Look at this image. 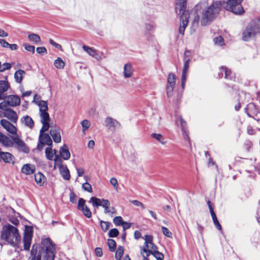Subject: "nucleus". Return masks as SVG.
I'll use <instances>...</instances> for the list:
<instances>
[{
    "label": "nucleus",
    "instance_id": "nucleus-1",
    "mask_svg": "<svg viewBox=\"0 0 260 260\" xmlns=\"http://www.w3.org/2000/svg\"><path fill=\"white\" fill-rule=\"evenodd\" d=\"M54 244L49 238L42 240L39 248V253H37V246H32L31 250V256L28 260H53L54 258Z\"/></svg>",
    "mask_w": 260,
    "mask_h": 260
},
{
    "label": "nucleus",
    "instance_id": "nucleus-2",
    "mask_svg": "<svg viewBox=\"0 0 260 260\" xmlns=\"http://www.w3.org/2000/svg\"><path fill=\"white\" fill-rule=\"evenodd\" d=\"M40 120L43 125L40 131L39 142L37 145V149L41 151L46 145L49 147L52 144V141L50 136L44 133L48 130L50 126L52 124V121L49 118V115H40Z\"/></svg>",
    "mask_w": 260,
    "mask_h": 260
},
{
    "label": "nucleus",
    "instance_id": "nucleus-3",
    "mask_svg": "<svg viewBox=\"0 0 260 260\" xmlns=\"http://www.w3.org/2000/svg\"><path fill=\"white\" fill-rule=\"evenodd\" d=\"M1 239L13 246L18 245L21 241V236L18 230L11 224L3 226L1 232Z\"/></svg>",
    "mask_w": 260,
    "mask_h": 260
},
{
    "label": "nucleus",
    "instance_id": "nucleus-4",
    "mask_svg": "<svg viewBox=\"0 0 260 260\" xmlns=\"http://www.w3.org/2000/svg\"><path fill=\"white\" fill-rule=\"evenodd\" d=\"M186 0H177L175 5V11L177 13L181 14L180 19L181 22L179 28V32L184 35L185 28L188 23L189 13L186 11Z\"/></svg>",
    "mask_w": 260,
    "mask_h": 260
},
{
    "label": "nucleus",
    "instance_id": "nucleus-5",
    "mask_svg": "<svg viewBox=\"0 0 260 260\" xmlns=\"http://www.w3.org/2000/svg\"><path fill=\"white\" fill-rule=\"evenodd\" d=\"M222 7L220 2L213 3L204 13L201 23L202 26H206L216 17L219 13Z\"/></svg>",
    "mask_w": 260,
    "mask_h": 260
},
{
    "label": "nucleus",
    "instance_id": "nucleus-6",
    "mask_svg": "<svg viewBox=\"0 0 260 260\" xmlns=\"http://www.w3.org/2000/svg\"><path fill=\"white\" fill-rule=\"evenodd\" d=\"M260 33V18H255L250 21L246 25L242 33V40L249 41Z\"/></svg>",
    "mask_w": 260,
    "mask_h": 260
},
{
    "label": "nucleus",
    "instance_id": "nucleus-7",
    "mask_svg": "<svg viewBox=\"0 0 260 260\" xmlns=\"http://www.w3.org/2000/svg\"><path fill=\"white\" fill-rule=\"evenodd\" d=\"M89 202L91 203L93 206H102L104 209L105 214L113 215L116 213L115 208L110 206V203L108 200L91 197Z\"/></svg>",
    "mask_w": 260,
    "mask_h": 260
},
{
    "label": "nucleus",
    "instance_id": "nucleus-8",
    "mask_svg": "<svg viewBox=\"0 0 260 260\" xmlns=\"http://www.w3.org/2000/svg\"><path fill=\"white\" fill-rule=\"evenodd\" d=\"M145 240L144 246L140 247L141 254L143 256H148L153 251L157 249L153 243V237L151 235H146L143 237Z\"/></svg>",
    "mask_w": 260,
    "mask_h": 260
},
{
    "label": "nucleus",
    "instance_id": "nucleus-9",
    "mask_svg": "<svg viewBox=\"0 0 260 260\" xmlns=\"http://www.w3.org/2000/svg\"><path fill=\"white\" fill-rule=\"evenodd\" d=\"M243 0H228L223 4L224 8L233 13L242 15L244 13V10L241 3Z\"/></svg>",
    "mask_w": 260,
    "mask_h": 260
},
{
    "label": "nucleus",
    "instance_id": "nucleus-10",
    "mask_svg": "<svg viewBox=\"0 0 260 260\" xmlns=\"http://www.w3.org/2000/svg\"><path fill=\"white\" fill-rule=\"evenodd\" d=\"M175 123L176 125L181 128L182 136L184 140L187 142V145L191 147L190 139L186 121L183 119L182 116H179L176 118Z\"/></svg>",
    "mask_w": 260,
    "mask_h": 260
},
{
    "label": "nucleus",
    "instance_id": "nucleus-11",
    "mask_svg": "<svg viewBox=\"0 0 260 260\" xmlns=\"http://www.w3.org/2000/svg\"><path fill=\"white\" fill-rule=\"evenodd\" d=\"M176 80V75L173 73H169L167 78V85L166 86V91L168 97L172 95L175 86Z\"/></svg>",
    "mask_w": 260,
    "mask_h": 260
},
{
    "label": "nucleus",
    "instance_id": "nucleus-12",
    "mask_svg": "<svg viewBox=\"0 0 260 260\" xmlns=\"http://www.w3.org/2000/svg\"><path fill=\"white\" fill-rule=\"evenodd\" d=\"M219 70L220 72V73H219L220 78H221L222 77V74L224 73V78L225 79L230 80H235V74H234L232 72V70L228 68L225 66H221L220 67H219Z\"/></svg>",
    "mask_w": 260,
    "mask_h": 260
},
{
    "label": "nucleus",
    "instance_id": "nucleus-13",
    "mask_svg": "<svg viewBox=\"0 0 260 260\" xmlns=\"http://www.w3.org/2000/svg\"><path fill=\"white\" fill-rule=\"evenodd\" d=\"M12 141H13V145L15 144L17 149L20 151L28 153L29 149L26 146L25 143L20 139L17 135L15 137L12 138Z\"/></svg>",
    "mask_w": 260,
    "mask_h": 260
},
{
    "label": "nucleus",
    "instance_id": "nucleus-14",
    "mask_svg": "<svg viewBox=\"0 0 260 260\" xmlns=\"http://www.w3.org/2000/svg\"><path fill=\"white\" fill-rule=\"evenodd\" d=\"M78 209L79 210L82 211L83 214L87 218H89L91 217V212L90 211L89 208L86 205L85 201L82 198H80L79 199L78 203Z\"/></svg>",
    "mask_w": 260,
    "mask_h": 260
},
{
    "label": "nucleus",
    "instance_id": "nucleus-15",
    "mask_svg": "<svg viewBox=\"0 0 260 260\" xmlns=\"http://www.w3.org/2000/svg\"><path fill=\"white\" fill-rule=\"evenodd\" d=\"M53 123L52 122V124L50 126L51 127L50 134L54 142L59 143L61 142V140L60 129L55 126H53Z\"/></svg>",
    "mask_w": 260,
    "mask_h": 260
},
{
    "label": "nucleus",
    "instance_id": "nucleus-16",
    "mask_svg": "<svg viewBox=\"0 0 260 260\" xmlns=\"http://www.w3.org/2000/svg\"><path fill=\"white\" fill-rule=\"evenodd\" d=\"M32 238V232L29 230H26L24 233L23 244L24 249L26 250L29 249Z\"/></svg>",
    "mask_w": 260,
    "mask_h": 260
},
{
    "label": "nucleus",
    "instance_id": "nucleus-17",
    "mask_svg": "<svg viewBox=\"0 0 260 260\" xmlns=\"http://www.w3.org/2000/svg\"><path fill=\"white\" fill-rule=\"evenodd\" d=\"M4 100H6L7 104L11 107L18 106L20 103V98L17 95H6Z\"/></svg>",
    "mask_w": 260,
    "mask_h": 260
},
{
    "label": "nucleus",
    "instance_id": "nucleus-18",
    "mask_svg": "<svg viewBox=\"0 0 260 260\" xmlns=\"http://www.w3.org/2000/svg\"><path fill=\"white\" fill-rule=\"evenodd\" d=\"M2 126L8 132L12 134H15L17 132L16 127L12 123L6 119H2L1 121Z\"/></svg>",
    "mask_w": 260,
    "mask_h": 260
},
{
    "label": "nucleus",
    "instance_id": "nucleus-19",
    "mask_svg": "<svg viewBox=\"0 0 260 260\" xmlns=\"http://www.w3.org/2000/svg\"><path fill=\"white\" fill-rule=\"evenodd\" d=\"M105 126L109 129L114 131L120 126V123L116 120L110 117H107L105 120Z\"/></svg>",
    "mask_w": 260,
    "mask_h": 260
},
{
    "label": "nucleus",
    "instance_id": "nucleus-20",
    "mask_svg": "<svg viewBox=\"0 0 260 260\" xmlns=\"http://www.w3.org/2000/svg\"><path fill=\"white\" fill-rule=\"evenodd\" d=\"M10 87L9 83L7 80H0V100L5 99L6 94L5 93Z\"/></svg>",
    "mask_w": 260,
    "mask_h": 260
},
{
    "label": "nucleus",
    "instance_id": "nucleus-21",
    "mask_svg": "<svg viewBox=\"0 0 260 260\" xmlns=\"http://www.w3.org/2000/svg\"><path fill=\"white\" fill-rule=\"evenodd\" d=\"M0 143L5 147H11L13 146V141L11 139L1 132H0Z\"/></svg>",
    "mask_w": 260,
    "mask_h": 260
},
{
    "label": "nucleus",
    "instance_id": "nucleus-22",
    "mask_svg": "<svg viewBox=\"0 0 260 260\" xmlns=\"http://www.w3.org/2000/svg\"><path fill=\"white\" fill-rule=\"evenodd\" d=\"M36 170L35 165L26 164L23 166L21 168V172L25 175H29L32 174Z\"/></svg>",
    "mask_w": 260,
    "mask_h": 260
},
{
    "label": "nucleus",
    "instance_id": "nucleus-23",
    "mask_svg": "<svg viewBox=\"0 0 260 260\" xmlns=\"http://www.w3.org/2000/svg\"><path fill=\"white\" fill-rule=\"evenodd\" d=\"M59 154L61 157L64 160H68L70 158V152L69 150L68 147L66 145H64L60 147Z\"/></svg>",
    "mask_w": 260,
    "mask_h": 260
},
{
    "label": "nucleus",
    "instance_id": "nucleus-24",
    "mask_svg": "<svg viewBox=\"0 0 260 260\" xmlns=\"http://www.w3.org/2000/svg\"><path fill=\"white\" fill-rule=\"evenodd\" d=\"M56 150L53 149L51 147H48L45 149V156L47 159L52 160L55 157Z\"/></svg>",
    "mask_w": 260,
    "mask_h": 260
},
{
    "label": "nucleus",
    "instance_id": "nucleus-25",
    "mask_svg": "<svg viewBox=\"0 0 260 260\" xmlns=\"http://www.w3.org/2000/svg\"><path fill=\"white\" fill-rule=\"evenodd\" d=\"M35 179L36 183L41 186L46 182V178L42 173L38 172L35 174Z\"/></svg>",
    "mask_w": 260,
    "mask_h": 260
},
{
    "label": "nucleus",
    "instance_id": "nucleus-26",
    "mask_svg": "<svg viewBox=\"0 0 260 260\" xmlns=\"http://www.w3.org/2000/svg\"><path fill=\"white\" fill-rule=\"evenodd\" d=\"M60 173L64 180H69L70 179V174L67 166L61 167L59 169Z\"/></svg>",
    "mask_w": 260,
    "mask_h": 260
},
{
    "label": "nucleus",
    "instance_id": "nucleus-27",
    "mask_svg": "<svg viewBox=\"0 0 260 260\" xmlns=\"http://www.w3.org/2000/svg\"><path fill=\"white\" fill-rule=\"evenodd\" d=\"M25 74L24 70H19L14 74V78L16 82L21 83L23 79V76Z\"/></svg>",
    "mask_w": 260,
    "mask_h": 260
},
{
    "label": "nucleus",
    "instance_id": "nucleus-28",
    "mask_svg": "<svg viewBox=\"0 0 260 260\" xmlns=\"http://www.w3.org/2000/svg\"><path fill=\"white\" fill-rule=\"evenodd\" d=\"M28 39L29 41L34 42L35 44H39L41 42L40 36L34 33L29 34L28 35Z\"/></svg>",
    "mask_w": 260,
    "mask_h": 260
},
{
    "label": "nucleus",
    "instance_id": "nucleus-29",
    "mask_svg": "<svg viewBox=\"0 0 260 260\" xmlns=\"http://www.w3.org/2000/svg\"><path fill=\"white\" fill-rule=\"evenodd\" d=\"M82 48L83 49L88 53L90 56L95 58H98L99 55L95 49L85 45L83 46Z\"/></svg>",
    "mask_w": 260,
    "mask_h": 260
},
{
    "label": "nucleus",
    "instance_id": "nucleus-30",
    "mask_svg": "<svg viewBox=\"0 0 260 260\" xmlns=\"http://www.w3.org/2000/svg\"><path fill=\"white\" fill-rule=\"evenodd\" d=\"M133 74L132 67L130 63H126L124 67V76L125 78H129Z\"/></svg>",
    "mask_w": 260,
    "mask_h": 260
},
{
    "label": "nucleus",
    "instance_id": "nucleus-31",
    "mask_svg": "<svg viewBox=\"0 0 260 260\" xmlns=\"http://www.w3.org/2000/svg\"><path fill=\"white\" fill-rule=\"evenodd\" d=\"M22 122L30 128H32L34 124L32 118L28 115H26L23 117L22 119Z\"/></svg>",
    "mask_w": 260,
    "mask_h": 260
},
{
    "label": "nucleus",
    "instance_id": "nucleus-32",
    "mask_svg": "<svg viewBox=\"0 0 260 260\" xmlns=\"http://www.w3.org/2000/svg\"><path fill=\"white\" fill-rule=\"evenodd\" d=\"M40 112L41 114H48L47 112L48 110L47 103L46 101H40L39 104Z\"/></svg>",
    "mask_w": 260,
    "mask_h": 260
},
{
    "label": "nucleus",
    "instance_id": "nucleus-33",
    "mask_svg": "<svg viewBox=\"0 0 260 260\" xmlns=\"http://www.w3.org/2000/svg\"><path fill=\"white\" fill-rule=\"evenodd\" d=\"M151 137L163 145L166 144V142L165 141V139L161 134L153 133L151 134Z\"/></svg>",
    "mask_w": 260,
    "mask_h": 260
},
{
    "label": "nucleus",
    "instance_id": "nucleus-34",
    "mask_svg": "<svg viewBox=\"0 0 260 260\" xmlns=\"http://www.w3.org/2000/svg\"><path fill=\"white\" fill-rule=\"evenodd\" d=\"M54 66L57 69H63L65 66L64 62L60 57H58L54 62Z\"/></svg>",
    "mask_w": 260,
    "mask_h": 260
},
{
    "label": "nucleus",
    "instance_id": "nucleus-35",
    "mask_svg": "<svg viewBox=\"0 0 260 260\" xmlns=\"http://www.w3.org/2000/svg\"><path fill=\"white\" fill-rule=\"evenodd\" d=\"M124 252L123 247L122 246H119L115 252V258L116 260H121Z\"/></svg>",
    "mask_w": 260,
    "mask_h": 260
},
{
    "label": "nucleus",
    "instance_id": "nucleus-36",
    "mask_svg": "<svg viewBox=\"0 0 260 260\" xmlns=\"http://www.w3.org/2000/svg\"><path fill=\"white\" fill-rule=\"evenodd\" d=\"M54 162V168H58V169L60 168L61 167H63L65 165L62 164V160L60 158L58 157V155H55V157L53 159Z\"/></svg>",
    "mask_w": 260,
    "mask_h": 260
},
{
    "label": "nucleus",
    "instance_id": "nucleus-37",
    "mask_svg": "<svg viewBox=\"0 0 260 260\" xmlns=\"http://www.w3.org/2000/svg\"><path fill=\"white\" fill-rule=\"evenodd\" d=\"M151 254L155 257L157 260H163L164 258V254L158 251L157 249H156V250L151 253Z\"/></svg>",
    "mask_w": 260,
    "mask_h": 260
},
{
    "label": "nucleus",
    "instance_id": "nucleus-38",
    "mask_svg": "<svg viewBox=\"0 0 260 260\" xmlns=\"http://www.w3.org/2000/svg\"><path fill=\"white\" fill-rule=\"evenodd\" d=\"M207 204L209 209L210 212L211 213V215L212 216V219L213 222L216 221L217 220V218L216 217V216L215 215V213L214 212L213 208L212 207L211 203L210 201H208L207 202Z\"/></svg>",
    "mask_w": 260,
    "mask_h": 260
},
{
    "label": "nucleus",
    "instance_id": "nucleus-39",
    "mask_svg": "<svg viewBox=\"0 0 260 260\" xmlns=\"http://www.w3.org/2000/svg\"><path fill=\"white\" fill-rule=\"evenodd\" d=\"M107 244L109 248V250L111 251H114L115 249V247L116 246V243L115 241L113 239H108L107 241Z\"/></svg>",
    "mask_w": 260,
    "mask_h": 260
},
{
    "label": "nucleus",
    "instance_id": "nucleus-40",
    "mask_svg": "<svg viewBox=\"0 0 260 260\" xmlns=\"http://www.w3.org/2000/svg\"><path fill=\"white\" fill-rule=\"evenodd\" d=\"M123 221L121 216H116L113 219V223L116 226H121Z\"/></svg>",
    "mask_w": 260,
    "mask_h": 260
},
{
    "label": "nucleus",
    "instance_id": "nucleus-41",
    "mask_svg": "<svg viewBox=\"0 0 260 260\" xmlns=\"http://www.w3.org/2000/svg\"><path fill=\"white\" fill-rule=\"evenodd\" d=\"M161 231H162L163 234L165 236H166L168 238L172 237V234L168 228H167L165 226H162L161 227Z\"/></svg>",
    "mask_w": 260,
    "mask_h": 260
},
{
    "label": "nucleus",
    "instance_id": "nucleus-42",
    "mask_svg": "<svg viewBox=\"0 0 260 260\" xmlns=\"http://www.w3.org/2000/svg\"><path fill=\"white\" fill-rule=\"evenodd\" d=\"M23 47L27 51L30 52L32 53H35V47L34 46L30 45L27 43H24L23 44Z\"/></svg>",
    "mask_w": 260,
    "mask_h": 260
},
{
    "label": "nucleus",
    "instance_id": "nucleus-43",
    "mask_svg": "<svg viewBox=\"0 0 260 260\" xmlns=\"http://www.w3.org/2000/svg\"><path fill=\"white\" fill-rule=\"evenodd\" d=\"M82 188L86 191L91 192H92V187L91 185L88 182H85L82 184Z\"/></svg>",
    "mask_w": 260,
    "mask_h": 260
},
{
    "label": "nucleus",
    "instance_id": "nucleus-44",
    "mask_svg": "<svg viewBox=\"0 0 260 260\" xmlns=\"http://www.w3.org/2000/svg\"><path fill=\"white\" fill-rule=\"evenodd\" d=\"M119 234V231L117 229H112L109 232V236L111 238L116 237Z\"/></svg>",
    "mask_w": 260,
    "mask_h": 260
},
{
    "label": "nucleus",
    "instance_id": "nucleus-45",
    "mask_svg": "<svg viewBox=\"0 0 260 260\" xmlns=\"http://www.w3.org/2000/svg\"><path fill=\"white\" fill-rule=\"evenodd\" d=\"M110 223H109V222L104 221H101V228L104 232H106L108 230V229L110 227Z\"/></svg>",
    "mask_w": 260,
    "mask_h": 260
},
{
    "label": "nucleus",
    "instance_id": "nucleus-46",
    "mask_svg": "<svg viewBox=\"0 0 260 260\" xmlns=\"http://www.w3.org/2000/svg\"><path fill=\"white\" fill-rule=\"evenodd\" d=\"M12 68V65L10 63H4L3 65L1 66V68L0 69V72H3L6 70H10Z\"/></svg>",
    "mask_w": 260,
    "mask_h": 260
},
{
    "label": "nucleus",
    "instance_id": "nucleus-47",
    "mask_svg": "<svg viewBox=\"0 0 260 260\" xmlns=\"http://www.w3.org/2000/svg\"><path fill=\"white\" fill-rule=\"evenodd\" d=\"M214 42L215 44L222 46L224 43V40L221 36H218L214 39Z\"/></svg>",
    "mask_w": 260,
    "mask_h": 260
},
{
    "label": "nucleus",
    "instance_id": "nucleus-48",
    "mask_svg": "<svg viewBox=\"0 0 260 260\" xmlns=\"http://www.w3.org/2000/svg\"><path fill=\"white\" fill-rule=\"evenodd\" d=\"M83 131L87 130L90 126V122L87 120H84L81 122Z\"/></svg>",
    "mask_w": 260,
    "mask_h": 260
},
{
    "label": "nucleus",
    "instance_id": "nucleus-49",
    "mask_svg": "<svg viewBox=\"0 0 260 260\" xmlns=\"http://www.w3.org/2000/svg\"><path fill=\"white\" fill-rule=\"evenodd\" d=\"M131 202L135 206L139 207L141 208L142 209H144L145 208V205L140 201L138 200H132Z\"/></svg>",
    "mask_w": 260,
    "mask_h": 260
},
{
    "label": "nucleus",
    "instance_id": "nucleus-50",
    "mask_svg": "<svg viewBox=\"0 0 260 260\" xmlns=\"http://www.w3.org/2000/svg\"><path fill=\"white\" fill-rule=\"evenodd\" d=\"M110 183L115 189H117L118 187V183L117 179L115 177H112L110 180Z\"/></svg>",
    "mask_w": 260,
    "mask_h": 260
},
{
    "label": "nucleus",
    "instance_id": "nucleus-51",
    "mask_svg": "<svg viewBox=\"0 0 260 260\" xmlns=\"http://www.w3.org/2000/svg\"><path fill=\"white\" fill-rule=\"evenodd\" d=\"M5 117L10 120L13 122H16L18 117L17 115H5Z\"/></svg>",
    "mask_w": 260,
    "mask_h": 260
},
{
    "label": "nucleus",
    "instance_id": "nucleus-52",
    "mask_svg": "<svg viewBox=\"0 0 260 260\" xmlns=\"http://www.w3.org/2000/svg\"><path fill=\"white\" fill-rule=\"evenodd\" d=\"M189 62H190V59H187L185 60L184 63V66H183V71H182L183 72L187 73L188 69H189Z\"/></svg>",
    "mask_w": 260,
    "mask_h": 260
},
{
    "label": "nucleus",
    "instance_id": "nucleus-53",
    "mask_svg": "<svg viewBox=\"0 0 260 260\" xmlns=\"http://www.w3.org/2000/svg\"><path fill=\"white\" fill-rule=\"evenodd\" d=\"M36 51L38 54H43L47 53V49L45 47H39L37 48Z\"/></svg>",
    "mask_w": 260,
    "mask_h": 260
},
{
    "label": "nucleus",
    "instance_id": "nucleus-54",
    "mask_svg": "<svg viewBox=\"0 0 260 260\" xmlns=\"http://www.w3.org/2000/svg\"><path fill=\"white\" fill-rule=\"evenodd\" d=\"M70 202L72 203H76L77 201V196L74 192H71L70 196Z\"/></svg>",
    "mask_w": 260,
    "mask_h": 260
},
{
    "label": "nucleus",
    "instance_id": "nucleus-55",
    "mask_svg": "<svg viewBox=\"0 0 260 260\" xmlns=\"http://www.w3.org/2000/svg\"><path fill=\"white\" fill-rule=\"evenodd\" d=\"M4 102L0 103V109L3 110L7 111L8 110L7 107L8 106H9L7 103L6 100Z\"/></svg>",
    "mask_w": 260,
    "mask_h": 260
},
{
    "label": "nucleus",
    "instance_id": "nucleus-56",
    "mask_svg": "<svg viewBox=\"0 0 260 260\" xmlns=\"http://www.w3.org/2000/svg\"><path fill=\"white\" fill-rule=\"evenodd\" d=\"M49 43L54 47L59 49H61V46L60 44H58L57 43L55 42L52 39H49Z\"/></svg>",
    "mask_w": 260,
    "mask_h": 260
},
{
    "label": "nucleus",
    "instance_id": "nucleus-57",
    "mask_svg": "<svg viewBox=\"0 0 260 260\" xmlns=\"http://www.w3.org/2000/svg\"><path fill=\"white\" fill-rule=\"evenodd\" d=\"M200 20V16L199 15L197 14L194 16L193 20L192 21V24L195 26H197L198 25L199 22Z\"/></svg>",
    "mask_w": 260,
    "mask_h": 260
},
{
    "label": "nucleus",
    "instance_id": "nucleus-58",
    "mask_svg": "<svg viewBox=\"0 0 260 260\" xmlns=\"http://www.w3.org/2000/svg\"><path fill=\"white\" fill-rule=\"evenodd\" d=\"M0 45L4 48H8L9 43L7 42L5 40L0 39Z\"/></svg>",
    "mask_w": 260,
    "mask_h": 260
},
{
    "label": "nucleus",
    "instance_id": "nucleus-59",
    "mask_svg": "<svg viewBox=\"0 0 260 260\" xmlns=\"http://www.w3.org/2000/svg\"><path fill=\"white\" fill-rule=\"evenodd\" d=\"M121 226H122L123 230L125 231V230L131 228V223L123 221V223L121 225Z\"/></svg>",
    "mask_w": 260,
    "mask_h": 260
},
{
    "label": "nucleus",
    "instance_id": "nucleus-60",
    "mask_svg": "<svg viewBox=\"0 0 260 260\" xmlns=\"http://www.w3.org/2000/svg\"><path fill=\"white\" fill-rule=\"evenodd\" d=\"M95 253L97 256L101 257L102 256L103 254V251L102 249L100 247L96 248L95 249Z\"/></svg>",
    "mask_w": 260,
    "mask_h": 260
},
{
    "label": "nucleus",
    "instance_id": "nucleus-61",
    "mask_svg": "<svg viewBox=\"0 0 260 260\" xmlns=\"http://www.w3.org/2000/svg\"><path fill=\"white\" fill-rule=\"evenodd\" d=\"M76 170L78 176H82L83 175L84 173V170L83 168H77Z\"/></svg>",
    "mask_w": 260,
    "mask_h": 260
},
{
    "label": "nucleus",
    "instance_id": "nucleus-62",
    "mask_svg": "<svg viewBox=\"0 0 260 260\" xmlns=\"http://www.w3.org/2000/svg\"><path fill=\"white\" fill-rule=\"evenodd\" d=\"M10 221L14 225H17L19 224V221L17 218L11 217L10 219Z\"/></svg>",
    "mask_w": 260,
    "mask_h": 260
},
{
    "label": "nucleus",
    "instance_id": "nucleus-63",
    "mask_svg": "<svg viewBox=\"0 0 260 260\" xmlns=\"http://www.w3.org/2000/svg\"><path fill=\"white\" fill-rule=\"evenodd\" d=\"M95 145V143L93 140H90L88 143V147L90 149L93 148Z\"/></svg>",
    "mask_w": 260,
    "mask_h": 260
},
{
    "label": "nucleus",
    "instance_id": "nucleus-64",
    "mask_svg": "<svg viewBox=\"0 0 260 260\" xmlns=\"http://www.w3.org/2000/svg\"><path fill=\"white\" fill-rule=\"evenodd\" d=\"M141 237V234L140 231H136L134 233V237L135 239H138Z\"/></svg>",
    "mask_w": 260,
    "mask_h": 260
}]
</instances>
